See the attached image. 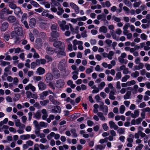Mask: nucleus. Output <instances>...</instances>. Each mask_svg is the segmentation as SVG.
<instances>
[{
    "mask_svg": "<svg viewBox=\"0 0 150 150\" xmlns=\"http://www.w3.org/2000/svg\"><path fill=\"white\" fill-rule=\"evenodd\" d=\"M67 67L66 61L65 59L61 60L59 62L58 66V69L59 71L68 74L69 73V70L67 69Z\"/></svg>",
    "mask_w": 150,
    "mask_h": 150,
    "instance_id": "f257e3e1",
    "label": "nucleus"
},
{
    "mask_svg": "<svg viewBox=\"0 0 150 150\" xmlns=\"http://www.w3.org/2000/svg\"><path fill=\"white\" fill-rule=\"evenodd\" d=\"M65 50V46L64 45L60 48L55 49V53L57 54V57L60 58L66 56V54Z\"/></svg>",
    "mask_w": 150,
    "mask_h": 150,
    "instance_id": "f03ea898",
    "label": "nucleus"
},
{
    "mask_svg": "<svg viewBox=\"0 0 150 150\" xmlns=\"http://www.w3.org/2000/svg\"><path fill=\"white\" fill-rule=\"evenodd\" d=\"M51 37L50 38V41L52 42H54L58 40V38L59 36V34L57 32H53L51 33Z\"/></svg>",
    "mask_w": 150,
    "mask_h": 150,
    "instance_id": "7ed1b4c3",
    "label": "nucleus"
},
{
    "mask_svg": "<svg viewBox=\"0 0 150 150\" xmlns=\"http://www.w3.org/2000/svg\"><path fill=\"white\" fill-rule=\"evenodd\" d=\"M104 104L103 102H100V104L99 105V110L103 112L105 115H106L108 114V108L106 105H103Z\"/></svg>",
    "mask_w": 150,
    "mask_h": 150,
    "instance_id": "20e7f679",
    "label": "nucleus"
},
{
    "mask_svg": "<svg viewBox=\"0 0 150 150\" xmlns=\"http://www.w3.org/2000/svg\"><path fill=\"white\" fill-rule=\"evenodd\" d=\"M65 84L64 81L62 79L57 80L55 83V86L58 89H60L64 87Z\"/></svg>",
    "mask_w": 150,
    "mask_h": 150,
    "instance_id": "39448f33",
    "label": "nucleus"
},
{
    "mask_svg": "<svg viewBox=\"0 0 150 150\" xmlns=\"http://www.w3.org/2000/svg\"><path fill=\"white\" fill-rule=\"evenodd\" d=\"M114 52L112 51H110L108 53L106 52H103L102 54V56L103 57H107L109 59H112L113 56L114 55Z\"/></svg>",
    "mask_w": 150,
    "mask_h": 150,
    "instance_id": "423d86ee",
    "label": "nucleus"
},
{
    "mask_svg": "<svg viewBox=\"0 0 150 150\" xmlns=\"http://www.w3.org/2000/svg\"><path fill=\"white\" fill-rule=\"evenodd\" d=\"M39 90L40 91H43L47 88L46 85L41 81L39 82L38 84Z\"/></svg>",
    "mask_w": 150,
    "mask_h": 150,
    "instance_id": "0eeeda50",
    "label": "nucleus"
},
{
    "mask_svg": "<svg viewBox=\"0 0 150 150\" xmlns=\"http://www.w3.org/2000/svg\"><path fill=\"white\" fill-rule=\"evenodd\" d=\"M46 76L45 81L47 83H50L51 81L53 79V75L51 73L47 74L46 75Z\"/></svg>",
    "mask_w": 150,
    "mask_h": 150,
    "instance_id": "6e6552de",
    "label": "nucleus"
},
{
    "mask_svg": "<svg viewBox=\"0 0 150 150\" xmlns=\"http://www.w3.org/2000/svg\"><path fill=\"white\" fill-rule=\"evenodd\" d=\"M109 125L110 129H114L115 130H117L119 128L118 127L115 123L113 121L111 120L109 122Z\"/></svg>",
    "mask_w": 150,
    "mask_h": 150,
    "instance_id": "1a4fd4ad",
    "label": "nucleus"
},
{
    "mask_svg": "<svg viewBox=\"0 0 150 150\" xmlns=\"http://www.w3.org/2000/svg\"><path fill=\"white\" fill-rule=\"evenodd\" d=\"M55 49L52 47H48L46 48V50L47 54L51 55L55 52Z\"/></svg>",
    "mask_w": 150,
    "mask_h": 150,
    "instance_id": "9d476101",
    "label": "nucleus"
},
{
    "mask_svg": "<svg viewBox=\"0 0 150 150\" xmlns=\"http://www.w3.org/2000/svg\"><path fill=\"white\" fill-rule=\"evenodd\" d=\"M63 45L64 46V43L60 41H55L53 43V46L56 48H58L61 47H62Z\"/></svg>",
    "mask_w": 150,
    "mask_h": 150,
    "instance_id": "9b49d317",
    "label": "nucleus"
},
{
    "mask_svg": "<svg viewBox=\"0 0 150 150\" xmlns=\"http://www.w3.org/2000/svg\"><path fill=\"white\" fill-rule=\"evenodd\" d=\"M53 77L55 79H58L60 76V74L59 71L57 69H54L53 70Z\"/></svg>",
    "mask_w": 150,
    "mask_h": 150,
    "instance_id": "f8f14e48",
    "label": "nucleus"
},
{
    "mask_svg": "<svg viewBox=\"0 0 150 150\" xmlns=\"http://www.w3.org/2000/svg\"><path fill=\"white\" fill-rule=\"evenodd\" d=\"M52 112L54 113H60L61 112V109L60 106H55L52 109Z\"/></svg>",
    "mask_w": 150,
    "mask_h": 150,
    "instance_id": "ddd939ff",
    "label": "nucleus"
},
{
    "mask_svg": "<svg viewBox=\"0 0 150 150\" xmlns=\"http://www.w3.org/2000/svg\"><path fill=\"white\" fill-rule=\"evenodd\" d=\"M15 31L17 33L18 36H21L23 34V31L21 27H16L15 28Z\"/></svg>",
    "mask_w": 150,
    "mask_h": 150,
    "instance_id": "4468645a",
    "label": "nucleus"
},
{
    "mask_svg": "<svg viewBox=\"0 0 150 150\" xmlns=\"http://www.w3.org/2000/svg\"><path fill=\"white\" fill-rule=\"evenodd\" d=\"M59 29V27L57 24L54 23L51 25V29L52 31V32H57V31Z\"/></svg>",
    "mask_w": 150,
    "mask_h": 150,
    "instance_id": "2eb2a0df",
    "label": "nucleus"
},
{
    "mask_svg": "<svg viewBox=\"0 0 150 150\" xmlns=\"http://www.w3.org/2000/svg\"><path fill=\"white\" fill-rule=\"evenodd\" d=\"M36 20L34 18H32L30 19L29 25L32 28H34L36 24Z\"/></svg>",
    "mask_w": 150,
    "mask_h": 150,
    "instance_id": "dca6fc26",
    "label": "nucleus"
},
{
    "mask_svg": "<svg viewBox=\"0 0 150 150\" xmlns=\"http://www.w3.org/2000/svg\"><path fill=\"white\" fill-rule=\"evenodd\" d=\"M41 117V112L39 110L37 111L35 113L33 114V118L38 120L40 119Z\"/></svg>",
    "mask_w": 150,
    "mask_h": 150,
    "instance_id": "f3484780",
    "label": "nucleus"
},
{
    "mask_svg": "<svg viewBox=\"0 0 150 150\" xmlns=\"http://www.w3.org/2000/svg\"><path fill=\"white\" fill-rule=\"evenodd\" d=\"M8 22H4L2 24L1 26V31H5L8 28Z\"/></svg>",
    "mask_w": 150,
    "mask_h": 150,
    "instance_id": "a211bd4d",
    "label": "nucleus"
},
{
    "mask_svg": "<svg viewBox=\"0 0 150 150\" xmlns=\"http://www.w3.org/2000/svg\"><path fill=\"white\" fill-rule=\"evenodd\" d=\"M49 99L50 100L54 105H59V103L57 100H55L54 96L52 95H50L49 96Z\"/></svg>",
    "mask_w": 150,
    "mask_h": 150,
    "instance_id": "6ab92c4d",
    "label": "nucleus"
},
{
    "mask_svg": "<svg viewBox=\"0 0 150 150\" xmlns=\"http://www.w3.org/2000/svg\"><path fill=\"white\" fill-rule=\"evenodd\" d=\"M139 109L135 110L134 111V114H131V117L135 119L139 115Z\"/></svg>",
    "mask_w": 150,
    "mask_h": 150,
    "instance_id": "aec40b11",
    "label": "nucleus"
},
{
    "mask_svg": "<svg viewBox=\"0 0 150 150\" xmlns=\"http://www.w3.org/2000/svg\"><path fill=\"white\" fill-rule=\"evenodd\" d=\"M37 73L39 75H42L44 74L45 72V70L43 68L39 67L36 71Z\"/></svg>",
    "mask_w": 150,
    "mask_h": 150,
    "instance_id": "412c9836",
    "label": "nucleus"
},
{
    "mask_svg": "<svg viewBox=\"0 0 150 150\" xmlns=\"http://www.w3.org/2000/svg\"><path fill=\"white\" fill-rule=\"evenodd\" d=\"M58 23L61 29L62 30V29H64V27L66 24V22L65 21H58Z\"/></svg>",
    "mask_w": 150,
    "mask_h": 150,
    "instance_id": "4be33fe9",
    "label": "nucleus"
},
{
    "mask_svg": "<svg viewBox=\"0 0 150 150\" xmlns=\"http://www.w3.org/2000/svg\"><path fill=\"white\" fill-rule=\"evenodd\" d=\"M13 11L15 14L16 15H18L20 13H21V14L23 13L21 8L18 7L16 6Z\"/></svg>",
    "mask_w": 150,
    "mask_h": 150,
    "instance_id": "5701e85b",
    "label": "nucleus"
},
{
    "mask_svg": "<svg viewBox=\"0 0 150 150\" xmlns=\"http://www.w3.org/2000/svg\"><path fill=\"white\" fill-rule=\"evenodd\" d=\"M16 20V17L13 16H10L7 19L8 21L11 23H13L15 22Z\"/></svg>",
    "mask_w": 150,
    "mask_h": 150,
    "instance_id": "b1692460",
    "label": "nucleus"
},
{
    "mask_svg": "<svg viewBox=\"0 0 150 150\" xmlns=\"http://www.w3.org/2000/svg\"><path fill=\"white\" fill-rule=\"evenodd\" d=\"M98 116L100 118L101 121H105V118L103 115V114L102 112H98L97 113Z\"/></svg>",
    "mask_w": 150,
    "mask_h": 150,
    "instance_id": "393cba45",
    "label": "nucleus"
},
{
    "mask_svg": "<svg viewBox=\"0 0 150 150\" xmlns=\"http://www.w3.org/2000/svg\"><path fill=\"white\" fill-rule=\"evenodd\" d=\"M6 11V8H4L0 11V18L3 19L4 17V15Z\"/></svg>",
    "mask_w": 150,
    "mask_h": 150,
    "instance_id": "a878e982",
    "label": "nucleus"
},
{
    "mask_svg": "<svg viewBox=\"0 0 150 150\" xmlns=\"http://www.w3.org/2000/svg\"><path fill=\"white\" fill-rule=\"evenodd\" d=\"M115 93L113 91H111L109 93V98L112 100H114L116 97L114 96Z\"/></svg>",
    "mask_w": 150,
    "mask_h": 150,
    "instance_id": "bb28decb",
    "label": "nucleus"
},
{
    "mask_svg": "<svg viewBox=\"0 0 150 150\" xmlns=\"http://www.w3.org/2000/svg\"><path fill=\"white\" fill-rule=\"evenodd\" d=\"M105 146L106 145H104L101 144L97 145L95 146V148L96 150H98V149L102 150L105 148Z\"/></svg>",
    "mask_w": 150,
    "mask_h": 150,
    "instance_id": "cd10ccee",
    "label": "nucleus"
},
{
    "mask_svg": "<svg viewBox=\"0 0 150 150\" xmlns=\"http://www.w3.org/2000/svg\"><path fill=\"white\" fill-rule=\"evenodd\" d=\"M110 34L111 35L113 38L116 41H118L119 39L118 38H117L116 34L114 30H112L110 31Z\"/></svg>",
    "mask_w": 150,
    "mask_h": 150,
    "instance_id": "c85d7f7f",
    "label": "nucleus"
},
{
    "mask_svg": "<svg viewBox=\"0 0 150 150\" xmlns=\"http://www.w3.org/2000/svg\"><path fill=\"white\" fill-rule=\"evenodd\" d=\"M131 92L130 91H127L126 94L124 96V98L125 100H127L129 99L131 95Z\"/></svg>",
    "mask_w": 150,
    "mask_h": 150,
    "instance_id": "c756f323",
    "label": "nucleus"
},
{
    "mask_svg": "<svg viewBox=\"0 0 150 150\" xmlns=\"http://www.w3.org/2000/svg\"><path fill=\"white\" fill-rule=\"evenodd\" d=\"M49 101L48 100H46L42 101H40V105L43 106H45L47 105V104L49 103Z\"/></svg>",
    "mask_w": 150,
    "mask_h": 150,
    "instance_id": "7c9ffc66",
    "label": "nucleus"
},
{
    "mask_svg": "<svg viewBox=\"0 0 150 150\" xmlns=\"http://www.w3.org/2000/svg\"><path fill=\"white\" fill-rule=\"evenodd\" d=\"M70 131L73 138H76L78 136L77 134L76 133V130L75 129H71Z\"/></svg>",
    "mask_w": 150,
    "mask_h": 150,
    "instance_id": "2f4dec72",
    "label": "nucleus"
},
{
    "mask_svg": "<svg viewBox=\"0 0 150 150\" xmlns=\"http://www.w3.org/2000/svg\"><path fill=\"white\" fill-rule=\"evenodd\" d=\"M99 31L102 32L104 33H106L107 32V27L105 26H102L100 28Z\"/></svg>",
    "mask_w": 150,
    "mask_h": 150,
    "instance_id": "473e14b6",
    "label": "nucleus"
},
{
    "mask_svg": "<svg viewBox=\"0 0 150 150\" xmlns=\"http://www.w3.org/2000/svg\"><path fill=\"white\" fill-rule=\"evenodd\" d=\"M73 45H83V42L82 41H78L76 40H74L73 42Z\"/></svg>",
    "mask_w": 150,
    "mask_h": 150,
    "instance_id": "72a5a7b5",
    "label": "nucleus"
},
{
    "mask_svg": "<svg viewBox=\"0 0 150 150\" xmlns=\"http://www.w3.org/2000/svg\"><path fill=\"white\" fill-rule=\"evenodd\" d=\"M139 72L137 71H136L132 73L131 74V76L132 77L135 78L139 76Z\"/></svg>",
    "mask_w": 150,
    "mask_h": 150,
    "instance_id": "f704fd0d",
    "label": "nucleus"
},
{
    "mask_svg": "<svg viewBox=\"0 0 150 150\" xmlns=\"http://www.w3.org/2000/svg\"><path fill=\"white\" fill-rule=\"evenodd\" d=\"M130 78V76L129 75H126L122 77L121 79V81L122 82H125Z\"/></svg>",
    "mask_w": 150,
    "mask_h": 150,
    "instance_id": "c9c22d12",
    "label": "nucleus"
},
{
    "mask_svg": "<svg viewBox=\"0 0 150 150\" xmlns=\"http://www.w3.org/2000/svg\"><path fill=\"white\" fill-rule=\"evenodd\" d=\"M55 134V133L53 132H51L47 136V138L49 140H51L54 137Z\"/></svg>",
    "mask_w": 150,
    "mask_h": 150,
    "instance_id": "e433bc0d",
    "label": "nucleus"
},
{
    "mask_svg": "<svg viewBox=\"0 0 150 150\" xmlns=\"http://www.w3.org/2000/svg\"><path fill=\"white\" fill-rule=\"evenodd\" d=\"M31 4L34 7L37 8L40 6V5L36 2L32 1L30 2Z\"/></svg>",
    "mask_w": 150,
    "mask_h": 150,
    "instance_id": "4c0bfd02",
    "label": "nucleus"
},
{
    "mask_svg": "<svg viewBox=\"0 0 150 150\" xmlns=\"http://www.w3.org/2000/svg\"><path fill=\"white\" fill-rule=\"evenodd\" d=\"M125 108L124 105H121L120 108V112L122 114H123L124 112Z\"/></svg>",
    "mask_w": 150,
    "mask_h": 150,
    "instance_id": "58836bf2",
    "label": "nucleus"
},
{
    "mask_svg": "<svg viewBox=\"0 0 150 150\" xmlns=\"http://www.w3.org/2000/svg\"><path fill=\"white\" fill-rule=\"evenodd\" d=\"M39 125L41 127L46 128L47 127L48 124L46 122L42 121L40 122Z\"/></svg>",
    "mask_w": 150,
    "mask_h": 150,
    "instance_id": "ea45409f",
    "label": "nucleus"
},
{
    "mask_svg": "<svg viewBox=\"0 0 150 150\" xmlns=\"http://www.w3.org/2000/svg\"><path fill=\"white\" fill-rule=\"evenodd\" d=\"M136 83L135 81L134 80H131L130 81H128L127 82V86H130L132 85H134Z\"/></svg>",
    "mask_w": 150,
    "mask_h": 150,
    "instance_id": "a19ab883",
    "label": "nucleus"
},
{
    "mask_svg": "<svg viewBox=\"0 0 150 150\" xmlns=\"http://www.w3.org/2000/svg\"><path fill=\"white\" fill-rule=\"evenodd\" d=\"M105 82L103 81L101 82L100 84L98 86V87L100 90H102L105 86Z\"/></svg>",
    "mask_w": 150,
    "mask_h": 150,
    "instance_id": "79ce46f5",
    "label": "nucleus"
},
{
    "mask_svg": "<svg viewBox=\"0 0 150 150\" xmlns=\"http://www.w3.org/2000/svg\"><path fill=\"white\" fill-rule=\"evenodd\" d=\"M51 2L56 6H60L61 4L55 0H51Z\"/></svg>",
    "mask_w": 150,
    "mask_h": 150,
    "instance_id": "37998d69",
    "label": "nucleus"
},
{
    "mask_svg": "<svg viewBox=\"0 0 150 150\" xmlns=\"http://www.w3.org/2000/svg\"><path fill=\"white\" fill-rule=\"evenodd\" d=\"M77 19H78V21H85L87 20L88 19L86 16H83L82 17H80L77 18Z\"/></svg>",
    "mask_w": 150,
    "mask_h": 150,
    "instance_id": "c03bdc74",
    "label": "nucleus"
},
{
    "mask_svg": "<svg viewBox=\"0 0 150 150\" xmlns=\"http://www.w3.org/2000/svg\"><path fill=\"white\" fill-rule=\"evenodd\" d=\"M112 20L117 23L120 22L121 21V19L120 18L116 17L115 16H112Z\"/></svg>",
    "mask_w": 150,
    "mask_h": 150,
    "instance_id": "a18cd8bd",
    "label": "nucleus"
},
{
    "mask_svg": "<svg viewBox=\"0 0 150 150\" xmlns=\"http://www.w3.org/2000/svg\"><path fill=\"white\" fill-rule=\"evenodd\" d=\"M122 77V74L121 72H119L116 74L115 78L116 80H118L120 79Z\"/></svg>",
    "mask_w": 150,
    "mask_h": 150,
    "instance_id": "49530a36",
    "label": "nucleus"
},
{
    "mask_svg": "<svg viewBox=\"0 0 150 150\" xmlns=\"http://www.w3.org/2000/svg\"><path fill=\"white\" fill-rule=\"evenodd\" d=\"M9 7L11 9L14 10L17 6L16 5L12 2H10L8 5Z\"/></svg>",
    "mask_w": 150,
    "mask_h": 150,
    "instance_id": "de8ad7c7",
    "label": "nucleus"
},
{
    "mask_svg": "<svg viewBox=\"0 0 150 150\" xmlns=\"http://www.w3.org/2000/svg\"><path fill=\"white\" fill-rule=\"evenodd\" d=\"M102 128L105 131H107L109 127L106 123H104L102 125Z\"/></svg>",
    "mask_w": 150,
    "mask_h": 150,
    "instance_id": "09e8293b",
    "label": "nucleus"
},
{
    "mask_svg": "<svg viewBox=\"0 0 150 150\" xmlns=\"http://www.w3.org/2000/svg\"><path fill=\"white\" fill-rule=\"evenodd\" d=\"M125 130L124 128L121 127L117 130L118 132L120 134H123L125 132Z\"/></svg>",
    "mask_w": 150,
    "mask_h": 150,
    "instance_id": "8fccbe9b",
    "label": "nucleus"
},
{
    "mask_svg": "<svg viewBox=\"0 0 150 150\" xmlns=\"http://www.w3.org/2000/svg\"><path fill=\"white\" fill-rule=\"evenodd\" d=\"M80 115V113H75L74 114L72 115H71V117L72 118V120H74L76 118H77L78 117H76L77 115Z\"/></svg>",
    "mask_w": 150,
    "mask_h": 150,
    "instance_id": "3c124183",
    "label": "nucleus"
},
{
    "mask_svg": "<svg viewBox=\"0 0 150 150\" xmlns=\"http://www.w3.org/2000/svg\"><path fill=\"white\" fill-rule=\"evenodd\" d=\"M17 33L15 31H13L11 33V37L13 38H15L17 37Z\"/></svg>",
    "mask_w": 150,
    "mask_h": 150,
    "instance_id": "603ef678",
    "label": "nucleus"
},
{
    "mask_svg": "<svg viewBox=\"0 0 150 150\" xmlns=\"http://www.w3.org/2000/svg\"><path fill=\"white\" fill-rule=\"evenodd\" d=\"M105 42L108 46V47H110L111 46V44L112 42V40L109 39H107L105 41Z\"/></svg>",
    "mask_w": 150,
    "mask_h": 150,
    "instance_id": "864d4df0",
    "label": "nucleus"
},
{
    "mask_svg": "<svg viewBox=\"0 0 150 150\" xmlns=\"http://www.w3.org/2000/svg\"><path fill=\"white\" fill-rule=\"evenodd\" d=\"M15 125L16 127H19L21 125L20 120L18 119L15 121Z\"/></svg>",
    "mask_w": 150,
    "mask_h": 150,
    "instance_id": "5fc2aeb1",
    "label": "nucleus"
},
{
    "mask_svg": "<svg viewBox=\"0 0 150 150\" xmlns=\"http://www.w3.org/2000/svg\"><path fill=\"white\" fill-rule=\"evenodd\" d=\"M135 120H136V125H138L139 124L141 123V122L143 120L140 117L138 118L137 119Z\"/></svg>",
    "mask_w": 150,
    "mask_h": 150,
    "instance_id": "6e6d98bb",
    "label": "nucleus"
},
{
    "mask_svg": "<svg viewBox=\"0 0 150 150\" xmlns=\"http://www.w3.org/2000/svg\"><path fill=\"white\" fill-rule=\"evenodd\" d=\"M142 2L140 1H139V2H135V3L133 4V6L134 7H138L140 4H141Z\"/></svg>",
    "mask_w": 150,
    "mask_h": 150,
    "instance_id": "4d7b16f0",
    "label": "nucleus"
},
{
    "mask_svg": "<svg viewBox=\"0 0 150 150\" xmlns=\"http://www.w3.org/2000/svg\"><path fill=\"white\" fill-rule=\"evenodd\" d=\"M141 38L143 40H146L147 38V36L144 33H142L140 35Z\"/></svg>",
    "mask_w": 150,
    "mask_h": 150,
    "instance_id": "13d9d810",
    "label": "nucleus"
},
{
    "mask_svg": "<svg viewBox=\"0 0 150 150\" xmlns=\"http://www.w3.org/2000/svg\"><path fill=\"white\" fill-rule=\"evenodd\" d=\"M51 10L54 13H56L57 11V9L55 8L54 6L52 5L50 8Z\"/></svg>",
    "mask_w": 150,
    "mask_h": 150,
    "instance_id": "bf43d9fd",
    "label": "nucleus"
},
{
    "mask_svg": "<svg viewBox=\"0 0 150 150\" xmlns=\"http://www.w3.org/2000/svg\"><path fill=\"white\" fill-rule=\"evenodd\" d=\"M103 17L104 20H105L106 19V16L104 14H103L102 15L101 14L98 15L97 18L98 20H100L102 19Z\"/></svg>",
    "mask_w": 150,
    "mask_h": 150,
    "instance_id": "052dcab7",
    "label": "nucleus"
},
{
    "mask_svg": "<svg viewBox=\"0 0 150 150\" xmlns=\"http://www.w3.org/2000/svg\"><path fill=\"white\" fill-rule=\"evenodd\" d=\"M15 39L14 41L15 43L16 44H18L20 42V38L18 37L15 38Z\"/></svg>",
    "mask_w": 150,
    "mask_h": 150,
    "instance_id": "680f3d73",
    "label": "nucleus"
},
{
    "mask_svg": "<svg viewBox=\"0 0 150 150\" xmlns=\"http://www.w3.org/2000/svg\"><path fill=\"white\" fill-rule=\"evenodd\" d=\"M41 77L39 76H35L33 77L34 80L36 81H40L41 80Z\"/></svg>",
    "mask_w": 150,
    "mask_h": 150,
    "instance_id": "e2e57ef3",
    "label": "nucleus"
},
{
    "mask_svg": "<svg viewBox=\"0 0 150 150\" xmlns=\"http://www.w3.org/2000/svg\"><path fill=\"white\" fill-rule=\"evenodd\" d=\"M143 147L144 145L142 144H139L138 146L136 147L135 150H141Z\"/></svg>",
    "mask_w": 150,
    "mask_h": 150,
    "instance_id": "0e129e2a",
    "label": "nucleus"
},
{
    "mask_svg": "<svg viewBox=\"0 0 150 150\" xmlns=\"http://www.w3.org/2000/svg\"><path fill=\"white\" fill-rule=\"evenodd\" d=\"M26 143L28 146H32L33 145V142L32 141L29 140L26 142Z\"/></svg>",
    "mask_w": 150,
    "mask_h": 150,
    "instance_id": "69168bd1",
    "label": "nucleus"
},
{
    "mask_svg": "<svg viewBox=\"0 0 150 150\" xmlns=\"http://www.w3.org/2000/svg\"><path fill=\"white\" fill-rule=\"evenodd\" d=\"M29 36L30 41L32 42H33L34 40V37L32 33H29Z\"/></svg>",
    "mask_w": 150,
    "mask_h": 150,
    "instance_id": "338daca9",
    "label": "nucleus"
},
{
    "mask_svg": "<svg viewBox=\"0 0 150 150\" xmlns=\"http://www.w3.org/2000/svg\"><path fill=\"white\" fill-rule=\"evenodd\" d=\"M111 135L113 137H115L116 135V132L114 131L113 129H112L111 130H110L109 131Z\"/></svg>",
    "mask_w": 150,
    "mask_h": 150,
    "instance_id": "774afa93",
    "label": "nucleus"
}]
</instances>
